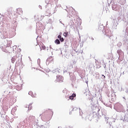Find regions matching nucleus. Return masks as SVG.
I'll return each instance as SVG.
<instances>
[{
	"label": "nucleus",
	"instance_id": "obj_12",
	"mask_svg": "<svg viewBox=\"0 0 128 128\" xmlns=\"http://www.w3.org/2000/svg\"><path fill=\"white\" fill-rule=\"evenodd\" d=\"M58 38H60V40L62 38V36L60 35L58 36Z\"/></svg>",
	"mask_w": 128,
	"mask_h": 128
},
{
	"label": "nucleus",
	"instance_id": "obj_18",
	"mask_svg": "<svg viewBox=\"0 0 128 128\" xmlns=\"http://www.w3.org/2000/svg\"><path fill=\"white\" fill-rule=\"evenodd\" d=\"M2 108H3V110H4V106Z\"/></svg>",
	"mask_w": 128,
	"mask_h": 128
},
{
	"label": "nucleus",
	"instance_id": "obj_3",
	"mask_svg": "<svg viewBox=\"0 0 128 128\" xmlns=\"http://www.w3.org/2000/svg\"><path fill=\"white\" fill-rule=\"evenodd\" d=\"M47 112H49L50 113V118H48V120H50V118L52 116V114H54V112H52V111L50 110H47Z\"/></svg>",
	"mask_w": 128,
	"mask_h": 128
},
{
	"label": "nucleus",
	"instance_id": "obj_5",
	"mask_svg": "<svg viewBox=\"0 0 128 128\" xmlns=\"http://www.w3.org/2000/svg\"><path fill=\"white\" fill-rule=\"evenodd\" d=\"M2 34L4 36H8V31L6 30H4Z\"/></svg>",
	"mask_w": 128,
	"mask_h": 128
},
{
	"label": "nucleus",
	"instance_id": "obj_1",
	"mask_svg": "<svg viewBox=\"0 0 128 128\" xmlns=\"http://www.w3.org/2000/svg\"><path fill=\"white\" fill-rule=\"evenodd\" d=\"M56 82H63L64 77H62V76H56Z\"/></svg>",
	"mask_w": 128,
	"mask_h": 128
},
{
	"label": "nucleus",
	"instance_id": "obj_20",
	"mask_svg": "<svg viewBox=\"0 0 128 128\" xmlns=\"http://www.w3.org/2000/svg\"><path fill=\"white\" fill-rule=\"evenodd\" d=\"M22 11H21V14H22Z\"/></svg>",
	"mask_w": 128,
	"mask_h": 128
},
{
	"label": "nucleus",
	"instance_id": "obj_11",
	"mask_svg": "<svg viewBox=\"0 0 128 128\" xmlns=\"http://www.w3.org/2000/svg\"><path fill=\"white\" fill-rule=\"evenodd\" d=\"M60 41L62 42H64V38H61L60 39Z\"/></svg>",
	"mask_w": 128,
	"mask_h": 128
},
{
	"label": "nucleus",
	"instance_id": "obj_14",
	"mask_svg": "<svg viewBox=\"0 0 128 128\" xmlns=\"http://www.w3.org/2000/svg\"><path fill=\"white\" fill-rule=\"evenodd\" d=\"M30 118H36V117L34 116H30Z\"/></svg>",
	"mask_w": 128,
	"mask_h": 128
},
{
	"label": "nucleus",
	"instance_id": "obj_13",
	"mask_svg": "<svg viewBox=\"0 0 128 128\" xmlns=\"http://www.w3.org/2000/svg\"><path fill=\"white\" fill-rule=\"evenodd\" d=\"M102 76H103L104 78H104H106V76H104V75L102 74Z\"/></svg>",
	"mask_w": 128,
	"mask_h": 128
},
{
	"label": "nucleus",
	"instance_id": "obj_2",
	"mask_svg": "<svg viewBox=\"0 0 128 128\" xmlns=\"http://www.w3.org/2000/svg\"><path fill=\"white\" fill-rule=\"evenodd\" d=\"M50 127V124L48 123H46L44 125L41 126H38V128H48Z\"/></svg>",
	"mask_w": 128,
	"mask_h": 128
},
{
	"label": "nucleus",
	"instance_id": "obj_15",
	"mask_svg": "<svg viewBox=\"0 0 128 128\" xmlns=\"http://www.w3.org/2000/svg\"><path fill=\"white\" fill-rule=\"evenodd\" d=\"M50 50H52V46H50Z\"/></svg>",
	"mask_w": 128,
	"mask_h": 128
},
{
	"label": "nucleus",
	"instance_id": "obj_4",
	"mask_svg": "<svg viewBox=\"0 0 128 128\" xmlns=\"http://www.w3.org/2000/svg\"><path fill=\"white\" fill-rule=\"evenodd\" d=\"M76 94H73L72 96H70V100H74V98H76Z\"/></svg>",
	"mask_w": 128,
	"mask_h": 128
},
{
	"label": "nucleus",
	"instance_id": "obj_21",
	"mask_svg": "<svg viewBox=\"0 0 128 128\" xmlns=\"http://www.w3.org/2000/svg\"><path fill=\"white\" fill-rule=\"evenodd\" d=\"M58 128H60V127H58Z\"/></svg>",
	"mask_w": 128,
	"mask_h": 128
},
{
	"label": "nucleus",
	"instance_id": "obj_7",
	"mask_svg": "<svg viewBox=\"0 0 128 128\" xmlns=\"http://www.w3.org/2000/svg\"><path fill=\"white\" fill-rule=\"evenodd\" d=\"M64 36H68V32H64Z\"/></svg>",
	"mask_w": 128,
	"mask_h": 128
},
{
	"label": "nucleus",
	"instance_id": "obj_16",
	"mask_svg": "<svg viewBox=\"0 0 128 128\" xmlns=\"http://www.w3.org/2000/svg\"><path fill=\"white\" fill-rule=\"evenodd\" d=\"M72 22V24H74V22H72V21H71Z\"/></svg>",
	"mask_w": 128,
	"mask_h": 128
},
{
	"label": "nucleus",
	"instance_id": "obj_19",
	"mask_svg": "<svg viewBox=\"0 0 128 128\" xmlns=\"http://www.w3.org/2000/svg\"><path fill=\"white\" fill-rule=\"evenodd\" d=\"M30 92H29V94H30Z\"/></svg>",
	"mask_w": 128,
	"mask_h": 128
},
{
	"label": "nucleus",
	"instance_id": "obj_10",
	"mask_svg": "<svg viewBox=\"0 0 128 128\" xmlns=\"http://www.w3.org/2000/svg\"><path fill=\"white\" fill-rule=\"evenodd\" d=\"M42 50H46V48L44 45H42Z\"/></svg>",
	"mask_w": 128,
	"mask_h": 128
},
{
	"label": "nucleus",
	"instance_id": "obj_6",
	"mask_svg": "<svg viewBox=\"0 0 128 128\" xmlns=\"http://www.w3.org/2000/svg\"><path fill=\"white\" fill-rule=\"evenodd\" d=\"M55 44H60V42L58 40V39L54 41Z\"/></svg>",
	"mask_w": 128,
	"mask_h": 128
},
{
	"label": "nucleus",
	"instance_id": "obj_8",
	"mask_svg": "<svg viewBox=\"0 0 128 128\" xmlns=\"http://www.w3.org/2000/svg\"><path fill=\"white\" fill-rule=\"evenodd\" d=\"M28 108L30 110L32 108V104H30L28 106Z\"/></svg>",
	"mask_w": 128,
	"mask_h": 128
},
{
	"label": "nucleus",
	"instance_id": "obj_9",
	"mask_svg": "<svg viewBox=\"0 0 128 128\" xmlns=\"http://www.w3.org/2000/svg\"><path fill=\"white\" fill-rule=\"evenodd\" d=\"M111 100H112V102H116V98H111Z\"/></svg>",
	"mask_w": 128,
	"mask_h": 128
},
{
	"label": "nucleus",
	"instance_id": "obj_17",
	"mask_svg": "<svg viewBox=\"0 0 128 128\" xmlns=\"http://www.w3.org/2000/svg\"><path fill=\"white\" fill-rule=\"evenodd\" d=\"M18 10H20V9H18Z\"/></svg>",
	"mask_w": 128,
	"mask_h": 128
}]
</instances>
